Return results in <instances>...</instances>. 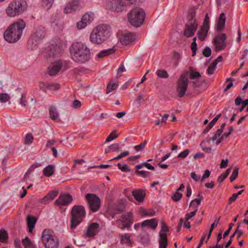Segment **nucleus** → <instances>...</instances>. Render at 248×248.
Listing matches in <instances>:
<instances>
[{"label":"nucleus","instance_id":"nucleus-1","mask_svg":"<svg viewBox=\"0 0 248 248\" xmlns=\"http://www.w3.org/2000/svg\"><path fill=\"white\" fill-rule=\"evenodd\" d=\"M70 53L72 59L80 63L88 62L91 57V51L89 47L83 43L76 42L70 47Z\"/></svg>","mask_w":248,"mask_h":248},{"label":"nucleus","instance_id":"nucleus-2","mask_svg":"<svg viewBox=\"0 0 248 248\" xmlns=\"http://www.w3.org/2000/svg\"><path fill=\"white\" fill-rule=\"evenodd\" d=\"M26 23L23 20H19L9 26L4 33L5 40L11 43L19 40L22 35Z\"/></svg>","mask_w":248,"mask_h":248},{"label":"nucleus","instance_id":"nucleus-3","mask_svg":"<svg viewBox=\"0 0 248 248\" xmlns=\"http://www.w3.org/2000/svg\"><path fill=\"white\" fill-rule=\"evenodd\" d=\"M110 35V26L107 25H100L95 28L90 35L91 43L100 45L108 39Z\"/></svg>","mask_w":248,"mask_h":248},{"label":"nucleus","instance_id":"nucleus-4","mask_svg":"<svg viewBox=\"0 0 248 248\" xmlns=\"http://www.w3.org/2000/svg\"><path fill=\"white\" fill-rule=\"evenodd\" d=\"M85 207L81 205H74L71 211L70 228L75 229L83 220L86 216Z\"/></svg>","mask_w":248,"mask_h":248},{"label":"nucleus","instance_id":"nucleus-5","mask_svg":"<svg viewBox=\"0 0 248 248\" xmlns=\"http://www.w3.org/2000/svg\"><path fill=\"white\" fill-rule=\"evenodd\" d=\"M27 9V2L25 0H15L11 2L5 12L9 17H15L22 14Z\"/></svg>","mask_w":248,"mask_h":248},{"label":"nucleus","instance_id":"nucleus-6","mask_svg":"<svg viewBox=\"0 0 248 248\" xmlns=\"http://www.w3.org/2000/svg\"><path fill=\"white\" fill-rule=\"evenodd\" d=\"M196 11L194 9L189 10L187 16V21L185 24L183 35L189 38L193 36L198 28V23L195 18Z\"/></svg>","mask_w":248,"mask_h":248},{"label":"nucleus","instance_id":"nucleus-7","mask_svg":"<svg viewBox=\"0 0 248 248\" xmlns=\"http://www.w3.org/2000/svg\"><path fill=\"white\" fill-rule=\"evenodd\" d=\"M145 16L144 11L141 8L137 7L129 12L128 20L132 26L138 27L143 24Z\"/></svg>","mask_w":248,"mask_h":248},{"label":"nucleus","instance_id":"nucleus-8","mask_svg":"<svg viewBox=\"0 0 248 248\" xmlns=\"http://www.w3.org/2000/svg\"><path fill=\"white\" fill-rule=\"evenodd\" d=\"M42 239L45 248H58L59 242L53 232L49 230H45L42 234Z\"/></svg>","mask_w":248,"mask_h":248},{"label":"nucleus","instance_id":"nucleus-9","mask_svg":"<svg viewBox=\"0 0 248 248\" xmlns=\"http://www.w3.org/2000/svg\"><path fill=\"white\" fill-rule=\"evenodd\" d=\"M45 32L44 27L40 26L36 28L28 41V47L31 49L34 48L45 37Z\"/></svg>","mask_w":248,"mask_h":248},{"label":"nucleus","instance_id":"nucleus-10","mask_svg":"<svg viewBox=\"0 0 248 248\" xmlns=\"http://www.w3.org/2000/svg\"><path fill=\"white\" fill-rule=\"evenodd\" d=\"M188 82V72L184 71L178 80L177 91L178 96L180 98L183 97L187 90Z\"/></svg>","mask_w":248,"mask_h":248},{"label":"nucleus","instance_id":"nucleus-11","mask_svg":"<svg viewBox=\"0 0 248 248\" xmlns=\"http://www.w3.org/2000/svg\"><path fill=\"white\" fill-rule=\"evenodd\" d=\"M188 82V72L184 71L178 80L177 91L178 96L180 98L183 97L187 90Z\"/></svg>","mask_w":248,"mask_h":248},{"label":"nucleus","instance_id":"nucleus-12","mask_svg":"<svg viewBox=\"0 0 248 248\" xmlns=\"http://www.w3.org/2000/svg\"><path fill=\"white\" fill-rule=\"evenodd\" d=\"M125 208L124 201L121 200L109 205L107 214L112 218H114L116 215L121 214Z\"/></svg>","mask_w":248,"mask_h":248},{"label":"nucleus","instance_id":"nucleus-13","mask_svg":"<svg viewBox=\"0 0 248 248\" xmlns=\"http://www.w3.org/2000/svg\"><path fill=\"white\" fill-rule=\"evenodd\" d=\"M134 217L133 214L129 212L123 214L115 222L118 224V227L124 230L125 228H129L133 223Z\"/></svg>","mask_w":248,"mask_h":248},{"label":"nucleus","instance_id":"nucleus-14","mask_svg":"<svg viewBox=\"0 0 248 248\" xmlns=\"http://www.w3.org/2000/svg\"><path fill=\"white\" fill-rule=\"evenodd\" d=\"M69 63V62H68L62 60L57 61L48 67V74L51 76H55L62 67L64 70L67 69Z\"/></svg>","mask_w":248,"mask_h":248},{"label":"nucleus","instance_id":"nucleus-15","mask_svg":"<svg viewBox=\"0 0 248 248\" xmlns=\"http://www.w3.org/2000/svg\"><path fill=\"white\" fill-rule=\"evenodd\" d=\"M85 197L90 209L93 212L97 211L100 207L101 203L99 197L94 194L88 193Z\"/></svg>","mask_w":248,"mask_h":248},{"label":"nucleus","instance_id":"nucleus-16","mask_svg":"<svg viewBox=\"0 0 248 248\" xmlns=\"http://www.w3.org/2000/svg\"><path fill=\"white\" fill-rule=\"evenodd\" d=\"M169 228L164 221H161V229L159 232V248H166L168 245V239L166 232H168Z\"/></svg>","mask_w":248,"mask_h":248},{"label":"nucleus","instance_id":"nucleus-17","mask_svg":"<svg viewBox=\"0 0 248 248\" xmlns=\"http://www.w3.org/2000/svg\"><path fill=\"white\" fill-rule=\"evenodd\" d=\"M226 39L227 35L225 33H222L220 35H217L214 38L213 43L216 45L215 50L216 51L223 50L226 47Z\"/></svg>","mask_w":248,"mask_h":248},{"label":"nucleus","instance_id":"nucleus-18","mask_svg":"<svg viewBox=\"0 0 248 248\" xmlns=\"http://www.w3.org/2000/svg\"><path fill=\"white\" fill-rule=\"evenodd\" d=\"M93 16L94 15L92 13H87L83 15L81 20L77 23L78 28L82 29L87 25L90 24L93 19Z\"/></svg>","mask_w":248,"mask_h":248},{"label":"nucleus","instance_id":"nucleus-19","mask_svg":"<svg viewBox=\"0 0 248 248\" xmlns=\"http://www.w3.org/2000/svg\"><path fill=\"white\" fill-rule=\"evenodd\" d=\"M100 225L98 223L93 222L90 223L87 228L84 236L86 237H93L97 234L99 231Z\"/></svg>","mask_w":248,"mask_h":248},{"label":"nucleus","instance_id":"nucleus-20","mask_svg":"<svg viewBox=\"0 0 248 248\" xmlns=\"http://www.w3.org/2000/svg\"><path fill=\"white\" fill-rule=\"evenodd\" d=\"M137 0H115L112 3V8L115 11H120L124 5L133 4Z\"/></svg>","mask_w":248,"mask_h":248},{"label":"nucleus","instance_id":"nucleus-21","mask_svg":"<svg viewBox=\"0 0 248 248\" xmlns=\"http://www.w3.org/2000/svg\"><path fill=\"white\" fill-rule=\"evenodd\" d=\"M72 201V196L69 194H61L55 202L58 205L64 206L71 203Z\"/></svg>","mask_w":248,"mask_h":248},{"label":"nucleus","instance_id":"nucleus-22","mask_svg":"<svg viewBox=\"0 0 248 248\" xmlns=\"http://www.w3.org/2000/svg\"><path fill=\"white\" fill-rule=\"evenodd\" d=\"M135 35L134 33L129 32L124 34L120 38V42L124 45H130L135 40Z\"/></svg>","mask_w":248,"mask_h":248},{"label":"nucleus","instance_id":"nucleus-23","mask_svg":"<svg viewBox=\"0 0 248 248\" xmlns=\"http://www.w3.org/2000/svg\"><path fill=\"white\" fill-rule=\"evenodd\" d=\"M79 6L78 0H72L70 1L64 9L65 14H69L72 11H75L78 9Z\"/></svg>","mask_w":248,"mask_h":248},{"label":"nucleus","instance_id":"nucleus-24","mask_svg":"<svg viewBox=\"0 0 248 248\" xmlns=\"http://www.w3.org/2000/svg\"><path fill=\"white\" fill-rule=\"evenodd\" d=\"M157 220L156 218H152L150 220H145L142 222L141 227L144 228L149 227L151 229L155 230L157 226Z\"/></svg>","mask_w":248,"mask_h":248},{"label":"nucleus","instance_id":"nucleus-25","mask_svg":"<svg viewBox=\"0 0 248 248\" xmlns=\"http://www.w3.org/2000/svg\"><path fill=\"white\" fill-rule=\"evenodd\" d=\"M132 194L133 196L138 202H143L145 196V193L143 190L138 189L133 190L132 192Z\"/></svg>","mask_w":248,"mask_h":248},{"label":"nucleus","instance_id":"nucleus-26","mask_svg":"<svg viewBox=\"0 0 248 248\" xmlns=\"http://www.w3.org/2000/svg\"><path fill=\"white\" fill-rule=\"evenodd\" d=\"M226 21L225 15L224 13H222L219 16L217 24V31H221L225 27Z\"/></svg>","mask_w":248,"mask_h":248},{"label":"nucleus","instance_id":"nucleus-27","mask_svg":"<svg viewBox=\"0 0 248 248\" xmlns=\"http://www.w3.org/2000/svg\"><path fill=\"white\" fill-rule=\"evenodd\" d=\"M209 28L206 26V27L201 26L200 30L197 32L198 38L201 41H203L207 35Z\"/></svg>","mask_w":248,"mask_h":248},{"label":"nucleus","instance_id":"nucleus-28","mask_svg":"<svg viewBox=\"0 0 248 248\" xmlns=\"http://www.w3.org/2000/svg\"><path fill=\"white\" fill-rule=\"evenodd\" d=\"M36 219L34 217H31L29 215L27 218V222L29 229V232H31L33 228L34 227Z\"/></svg>","mask_w":248,"mask_h":248},{"label":"nucleus","instance_id":"nucleus-29","mask_svg":"<svg viewBox=\"0 0 248 248\" xmlns=\"http://www.w3.org/2000/svg\"><path fill=\"white\" fill-rule=\"evenodd\" d=\"M221 116V114H219L216 117H215L213 120L208 124V125L206 126V127L203 131L202 133L203 134H205L207 133L210 129L212 128V127L215 125L216 123L219 119L220 117Z\"/></svg>","mask_w":248,"mask_h":248},{"label":"nucleus","instance_id":"nucleus-30","mask_svg":"<svg viewBox=\"0 0 248 248\" xmlns=\"http://www.w3.org/2000/svg\"><path fill=\"white\" fill-rule=\"evenodd\" d=\"M49 116L50 118L54 121H57L59 119V114L56 108L53 107H51L49 110Z\"/></svg>","mask_w":248,"mask_h":248},{"label":"nucleus","instance_id":"nucleus-31","mask_svg":"<svg viewBox=\"0 0 248 248\" xmlns=\"http://www.w3.org/2000/svg\"><path fill=\"white\" fill-rule=\"evenodd\" d=\"M115 52V49L114 47L109 48L106 50H103L100 51L98 54L97 57L99 58H103V57L108 56L110 54H113Z\"/></svg>","mask_w":248,"mask_h":248},{"label":"nucleus","instance_id":"nucleus-32","mask_svg":"<svg viewBox=\"0 0 248 248\" xmlns=\"http://www.w3.org/2000/svg\"><path fill=\"white\" fill-rule=\"evenodd\" d=\"M54 172V166L49 165L46 167L43 170L44 174L47 177L52 175Z\"/></svg>","mask_w":248,"mask_h":248},{"label":"nucleus","instance_id":"nucleus-33","mask_svg":"<svg viewBox=\"0 0 248 248\" xmlns=\"http://www.w3.org/2000/svg\"><path fill=\"white\" fill-rule=\"evenodd\" d=\"M50 53L48 54V57L50 58L55 55H57L60 53V49L57 46H52L49 49Z\"/></svg>","mask_w":248,"mask_h":248},{"label":"nucleus","instance_id":"nucleus-34","mask_svg":"<svg viewBox=\"0 0 248 248\" xmlns=\"http://www.w3.org/2000/svg\"><path fill=\"white\" fill-rule=\"evenodd\" d=\"M181 58V54L177 52H174L172 61L174 67H176L178 64L179 61Z\"/></svg>","mask_w":248,"mask_h":248},{"label":"nucleus","instance_id":"nucleus-35","mask_svg":"<svg viewBox=\"0 0 248 248\" xmlns=\"http://www.w3.org/2000/svg\"><path fill=\"white\" fill-rule=\"evenodd\" d=\"M22 244L25 248H34V246L31 242L30 238L26 237L25 239L22 240Z\"/></svg>","mask_w":248,"mask_h":248},{"label":"nucleus","instance_id":"nucleus-36","mask_svg":"<svg viewBox=\"0 0 248 248\" xmlns=\"http://www.w3.org/2000/svg\"><path fill=\"white\" fill-rule=\"evenodd\" d=\"M54 0H42V5L44 9L46 10H49L54 2Z\"/></svg>","mask_w":248,"mask_h":248},{"label":"nucleus","instance_id":"nucleus-37","mask_svg":"<svg viewBox=\"0 0 248 248\" xmlns=\"http://www.w3.org/2000/svg\"><path fill=\"white\" fill-rule=\"evenodd\" d=\"M157 76L161 78H167L169 77V74L164 69H159L156 72Z\"/></svg>","mask_w":248,"mask_h":248},{"label":"nucleus","instance_id":"nucleus-38","mask_svg":"<svg viewBox=\"0 0 248 248\" xmlns=\"http://www.w3.org/2000/svg\"><path fill=\"white\" fill-rule=\"evenodd\" d=\"M8 239V233L3 229L0 230V242H4L7 241Z\"/></svg>","mask_w":248,"mask_h":248},{"label":"nucleus","instance_id":"nucleus-39","mask_svg":"<svg viewBox=\"0 0 248 248\" xmlns=\"http://www.w3.org/2000/svg\"><path fill=\"white\" fill-rule=\"evenodd\" d=\"M118 87V84L115 83L109 82L107 87V93L114 91Z\"/></svg>","mask_w":248,"mask_h":248},{"label":"nucleus","instance_id":"nucleus-40","mask_svg":"<svg viewBox=\"0 0 248 248\" xmlns=\"http://www.w3.org/2000/svg\"><path fill=\"white\" fill-rule=\"evenodd\" d=\"M11 99V97L8 93H0V102L6 103L9 101Z\"/></svg>","mask_w":248,"mask_h":248},{"label":"nucleus","instance_id":"nucleus-41","mask_svg":"<svg viewBox=\"0 0 248 248\" xmlns=\"http://www.w3.org/2000/svg\"><path fill=\"white\" fill-rule=\"evenodd\" d=\"M121 243H125L127 244V245L130 244L131 243V242L130 239V236L126 233L124 235H122L121 239Z\"/></svg>","mask_w":248,"mask_h":248},{"label":"nucleus","instance_id":"nucleus-42","mask_svg":"<svg viewBox=\"0 0 248 248\" xmlns=\"http://www.w3.org/2000/svg\"><path fill=\"white\" fill-rule=\"evenodd\" d=\"M183 194L176 191L171 196V199L174 202L179 201L182 198Z\"/></svg>","mask_w":248,"mask_h":248},{"label":"nucleus","instance_id":"nucleus-43","mask_svg":"<svg viewBox=\"0 0 248 248\" xmlns=\"http://www.w3.org/2000/svg\"><path fill=\"white\" fill-rule=\"evenodd\" d=\"M140 242L144 246H148L150 244L149 236L146 234L142 236L140 239Z\"/></svg>","mask_w":248,"mask_h":248},{"label":"nucleus","instance_id":"nucleus-44","mask_svg":"<svg viewBox=\"0 0 248 248\" xmlns=\"http://www.w3.org/2000/svg\"><path fill=\"white\" fill-rule=\"evenodd\" d=\"M238 171H239V168H235L234 170L232 171V174H231L230 180L231 182L234 181L236 178L238 177Z\"/></svg>","mask_w":248,"mask_h":248},{"label":"nucleus","instance_id":"nucleus-45","mask_svg":"<svg viewBox=\"0 0 248 248\" xmlns=\"http://www.w3.org/2000/svg\"><path fill=\"white\" fill-rule=\"evenodd\" d=\"M26 93H22L19 101V104L24 107H26L28 104V102L26 100Z\"/></svg>","mask_w":248,"mask_h":248},{"label":"nucleus","instance_id":"nucleus-46","mask_svg":"<svg viewBox=\"0 0 248 248\" xmlns=\"http://www.w3.org/2000/svg\"><path fill=\"white\" fill-rule=\"evenodd\" d=\"M33 140V137L31 134H27L25 137L24 143L26 145L31 144Z\"/></svg>","mask_w":248,"mask_h":248},{"label":"nucleus","instance_id":"nucleus-47","mask_svg":"<svg viewBox=\"0 0 248 248\" xmlns=\"http://www.w3.org/2000/svg\"><path fill=\"white\" fill-rule=\"evenodd\" d=\"M109 151L108 152H117L120 150L119 143H114L109 146Z\"/></svg>","mask_w":248,"mask_h":248},{"label":"nucleus","instance_id":"nucleus-48","mask_svg":"<svg viewBox=\"0 0 248 248\" xmlns=\"http://www.w3.org/2000/svg\"><path fill=\"white\" fill-rule=\"evenodd\" d=\"M147 143V141L145 140L143 142L141 143L138 145H136L134 147L135 150L138 152L142 151L145 147Z\"/></svg>","mask_w":248,"mask_h":248},{"label":"nucleus","instance_id":"nucleus-49","mask_svg":"<svg viewBox=\"0 0 248 248\" xmlns=\"http://www.w3.org/2000/svg\"><path fill=\"white\" fill-rule=\"evenodd\" d=\"M197 211H198V207H196L195 210L189 213L186 214V215L185 221H187L188 220H189L191 218L194 217L195 216Z\"/></svg>","mask_w":248,"mask_h":248},{"label":"nucleus","instance_id":"nucleus-50","mask_svg":"<svg viewBox=\"0 0 248 248\" xmlns=\"http://www.w3.org/2000/svg\"><path fill=\"white\" fill-rule=\"evenodd\" d=\"M116 130H114L113 132L108 135V136L106 139V142H109L118 137V135L114 133V132Z\"/></svg>","mask_w":248,"mask_h":248},{"label":"nucleus","instance_id":"nucleus-51","mask_svg":"<svg viewBox=\"0 0 248 248\" xmlns=\"http://www.w3.org/2000/svg\"><path fill=\"white\" fill-rule=\"evenodd\" d=\"M201 77L199 72L191 71L189 73V77L191 79L200 78Z\"/></svg>","mask_w":248,"mask_h":248},{"label":"nucleus","instance_id":"nucleus-52","mask_svg":"<svg viewBox=\"0 0 248 248\" xmlns=\"http://www.w3.org/2000/svg\"><path fill=\"white\" fill-rule=\"evenodd\" d=\"M211 49L207 46H206L202 51V54L205 57H209L211 55Z\"/></svg>","mask_w":248,"mask_h":248},{"label":"nucleus","instance_id":"nucleus-53","mask_svg":"<svg viewBox=\"0 0 248 248\" xmlns=\"http://www.w3.org/2000/svg\"><path fill=\"white\" fill-rule=\"evenodd\" d=\"M135 173L137 174L140 175L143 178L146 177L150 174V172H149V171H145V170H136L135 171Z\"/></svg>","mask_w":248,"mask_h":248},{"label":"nucleus","instance_id":"nucleus-54","mask_svg":"<svg viewBox=\"0 0 248 248\" xmlns=\"http://www.w3.org/2000/svg\"><path fill=\"white\" fill-rule=\"evenodd\" d=\"M46 87L51 90H57L59 89L60 85L58 83H52L46 85Z\"/></svg>","mask_w":248,"mask_h":248},{"label":"nucleus","instance_id":"nucleus-55","mask_svg":"<svg viewBox=\"0 0 248 248\" xmlns=\"http://www.w3.org/2000/svg\"><path fill=\"white\" fill-rule=\"evenodd\" d=\"M216 65L214 66L213 63L210 64L209 67L207 68V72L208 75H212L214 73V70L216 68Z\"/></svg>","mask_w":248,"mask_h":248},{"label":"nucleus","instance_id":"nucleus-56","mask_svg":"<svg viewBox=\"0 0 248 248\" xmlns=\"http://www.w3.org/2000/svg\"><path fill=\"white\" fill-rule=\"evenodd\" d=\"M190 48L192 51V56H194L196 54V52H197V43H191V44L190 46Z\"/></svg>","mask_w":248,"mask_h":248},{"label":"nucleus","instance_id":"nucleus-57","mask_svg":"<svg viewBox=\"0 0 248 248\" xmlns=\"http://www.w3.org/2000/svg\"><path fill=\"white\" fill-rule=\"evenodd\" d=\"M58 195V192L56 191H52L48 193L47 194L48 198L50 199L51 201L53 200Z\"/></svg>","mask_w":248,"mask_h":248},{"label":"nucleus","instance_id":"nucleus-58","mask_svg":"<svg viewBox=\"0 0 248 248\" xmlns=\"http://www.w3.org/2000/svg\"><path fill=\"white\" fill-rule=\"evenodd\" d=\"M233 226H234V224L232 223H230L229 225V228H228V230H226L223 234V238H225L226 236H227L229 234V233Z\"/></svg>","mask_w":248,"mask_h":248},{"label":"nucleus","instance_id":"nucleus-59","mask_svg":"<svg viewBox=\"0 0 248 248\" xmlns=\"http://www.w3.org/2000/svg\"><path fill=\"white\" fill-rule=\"evenodd\" d=\"M189 153V151L188 149L185 150L178 155V157L185 158L188 155Z\"/></svg>","mask_w":248,"mask_h":248},{"label":"nucleus","instance_id":"nucleus-60","mask_svg":"<svg viewBox=\"0 0 248 248\" xmlns=\"http://www.w3.org/2000/svg\"><path fill=\"white\" fill-rule=\"evenodd\" d=\"M202 202V199H195L194 200H193L191 201L189 204V207L192 206L194 205V202H196L197 203V206L198 207V206L200 205L201 204V202Z\"/></svg>","mask_w":248,"mask_h":248},{"label":"nucleus","instance_id":"nucleus-61","mask_svg":"<svg viewBox=\"0 0 248 248\" xmlns=\"http://www.w3.org/2000/svg\"><path fill=\"white\" fill-rule=\"evenodd\" d=\"M41 165L39 163H36L35 164L32 165L30 168L27 170V172H29L30 174L37 167H40Z\"/></svg>","mask_w":248,"mask_h":248},{"label":"nucleus","instance_id":"nucleus-62","mask_svg":"<svg viewBox=\"0 0 248 248\" xmlns=\"http://www.w3.org/2000/svg\"><path fill=\"white\" fill-rule=\"evenodd\" d=\"M210 171L209 170H206L204 173L202 175L201 182L203 181L205 179L208 178L210 175Z\"/></svg>","mask_w":248,"mask_h":248},{"label":"nucleus","instance_id":"nucleus-63","mask_svg":"<svg viewBox=\"0 0 248 248\" xmlns=\"http://www.w3.org/2000/svg\"><path fill=\"white\" fill-rule=\"evenodd\" d=\"M51 201L47 195L41 200V203L44 204H47Z\"/></svg>","mask_w":248,"mask_h":248},{"label":"nucleus","instance_id":"nucleus-64","mask_svg":"<svg viewBox=\"0 0 248 248\" xmlns=\"http://www.w3.org/2000/svg\"><path fill=\"white\" fill-rule=\"evenodd\" d=\"M228 162L229 160L228 159H226L225 160L222 159L220 165V168L221 169H223L227 167Z\"/></svg>","mask_w":248,"mask_h":248}]
</instances>
